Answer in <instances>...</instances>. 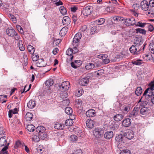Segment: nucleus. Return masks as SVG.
<instances>
[{"label": "nucleus", "mask_w": 154, "mask_h": 154, "mask_svg": "<svg viewBox=\"0 0 154 154\" xmlns=\"http://www.w3.org/2000/svg\"><path fill=\"white\" fill-rule=\"evenodd\" d=\"M86 125L88 128H92L94 127V123L91 119H88L86 121Z\"/></svg>", "instance_id": "nucleus-17"}, {"label": "nucleus", "mask_w": 154, "mask_h": 154, "mask_svg": "<svg viewBox=\"0 0 154 154\" xmlns=\"http://www.w3.org/2000/svg\"><path fill=\"white\" fill-rule=\"evenodd\" d=\"M136 33L141 34L143 35H145L146 33V31L144 29L140 28H138L135 29Z\"/></svg>", "instance_id": "nucleus-29"}, {"label": "nucleus", "mask_w": 154, "mask_h": 154, "mask_svg": "<svg viewBox=\"0 0 154 154\" xmlns=\"http://www.w3.org/2000/svg\"><path fill=\"white\" fill-rule=\"evenodd\" d=\"M97 30V28L96 26H94L92 27L91 29V34H93L94 32H96Z\"/></svg>", "instance_id": "nucleus-58"}, {"label": "nucleus", "mask_w": 154, "mask_h": 154, "mask_svg": "<svg viewBox=\"0 0 154 154\" xmlns=\"http://www.w3.org/2000/svg\"><path fill=\"white\" fill-rule=\"evenodd\" d=\"M132 64L136 65H140L142 63V60H137L133 61Z\"/></svg>", "instance_id": "nucleus-48"}, {"label": "nucleus", "mask_w": 154, "mask_h": 154, "mask_svg": "<svg viewBox=\"0 0 154 154\" xmlns=\"http://www.w3.org/2000/svg\"><path fill=\"white\" fill-rule=\"evenodd\" d=\"M71 10L72 11L74 12H75L78 9V8L75 6L72 7H71Z\"/></svg>", "instance_id": "nucleus-62"}, {"label": "nucleus", "mask_w": 154, "mask_h": 154, "mask_svg": "<svg viewBox=\"0 0 154 154\" xmlns=\"http://www.w3.org/2000/svg\"><path fill=\"white\" fill-rule=\"evenodd\" d=\"M134 23L135 24H134V25H135L137 27H140L141 28H143L144 27V26L147 24V23H143L140 21H139L137 22H136L135 21L134 22Z\"/></svg>", "instance_id": "nucleus-26"}, {"label": "nucleus", "mask_w": 154, "mask_h": 154, "mask_svg": "<svg viewBox=\"0 0 154 154\" xmlns=\"http://www.w3.org/2000/svg\"><path fill=\"white\" fill-rule=\"evenodd\" d=\"M131 121L129 118H126L122 122V125L125 127H128L131 124Z\"/></svg>", "instance_id": "nucleus-11"}, {"label": "nucleus", "mask_w": 154, "mask_h": 154, "mask_svg": "<svg viewBox=\"0 0 154 154\" xmlns=\"http://www.w3.org/2000/svg\"><path fill=\"white\" fill-rule=\"evenodd\" d=\"M105 20L103 18H100L96 21V23L98 25H101L104 23Z\"/></svg>", "instance_id": "nucleus-45"}, {"label": "nucleus", "mask_w": 154, "mask_h": 154, "mask_svg": "<svg viewBox=\"0 0 154 154\" xmlns=\"http://www.w3.org/2000/svg\"><path fill=\"white\" fill-rule=\"evenodd\" d=\"M65 112L69 115H71L72 113V109L70 107H67L65 109Z\"/></svg>", "instance_id": "nucleus-40"}, {"label": "nucleus", "mask_w": 154, "mask_h": 154, "mask_svg": "<svg viewBox=\"0 0 154 154\" xmlns=\"http://www.w3.org/2000/svg\"><path fill=\"white\" fill-rule=\"evenodd\" d=\"M124 137L122 134L118 135L116 136L115 139L116 141L118 142H121L123 141Z\"/></svg>", "instance_id": "nucleus-36"}, {"label": "nucleus", "mask_w": 154, "mask_h": 154, "mask_svg": "<svg viewBox=\"0 0 154 154\" xmlns=\"http://www.w3.org/2000/svg\"><path fill=\"white\" fill-rule=\"evenodd\" d=\"M152 91L150 90L149 88H147L143 94V97H144L146 99H148L149 98H151L153 96Z\"/></svg>", "instance_id": "nucleus-6"}, {"label": "nucleus", "mask_w": 154, "mask_h": 154, "mask_svg": "<svg viewBox=\"0 0 154 154\" xmlns=\"http://www.w3.org/2000/svg\"><path fill=\"white\" fill-rule=\"evenodd\" d=\"M149 48L151 53L154 54V42H152L150 44Z\"/></svg>", "instance_id": "nucleus-43"}, {"label": "nucleus", "mask_w": 154, "mask_h": 154, "mask_svg": "<svg viewBox=\"0 0 154 154\" xmlns=\"http://www.w3.org/2000/svg\"><path fill=\"white\" fill-rule=\"evenodd\" d=\"M40 139V138L38 135V136L35 135L33 137V140L36 142H38L39 140Z\"/></svg>", "instance_id": "nucleus-57"}, {"label": "nucleus", "mask_w": 154, "mask_h": 154, "mask_svg": "<svg viewBox=\"0 0 154 154\" xmlns=\"http://www.w3.org/2000/svg\"><path fill=\"white\" fill-rule=\"evenodd\" d=\"M62 23L63 25L66 26H67L70 23V19L68 16H65L63 17Z\"/></svg>", "instance_id": "nucleus-15"}, {"label": "nucleus", "mask_w": 154, "mask_h": 154, "mask_svg": "<svg viewBox=\"0 0 154 154\" xmlns=\"http://www.w3.org/2000/svg\"><path fill=\"white\" fill-rule=\"evenodd\" d=\"M120 154H130V152L128 150H124L121 152Z\"/></svg>", "instance_id": "nucleus-61"}, {"label": "nucleus", "mask_w": 154, "mask_h": 154, "mask_svg": "<svg viewBox=\"0 0 154 154\" xmlns=\"http://www.w3.org/2000/svg\"><path fill=\"white\" fill-rule=\"evenodd\" d=\"M82 62L80 60H75V62H72L71 63V66L73 68H76L82 64Z\"/></svg>", "instance_id": "nucleus-18"}, {"label": "nucleus", "mask_w": 154, "mask_h": 154, "mask_svg": "<svg viewBox=\"0 0 154 154\" xmlns=\"http://www.w3.org/2000/svg\"><path fill=\"white\" fill-rule=\"evenodd\" d=\"M74 153L75 154H82V151L80 149L76 150Z\"/></svg>", "instance_id": "nucleus-64"}, {"label": "nucleus", "mask_w": 154, "mask_h": 154, "mask_svg": "<svg viewBox=\"0 0 154 154\" xmlns=\"http://www.w3.org/2000/svg\"><path fill=\"white\" fill-rule=\"evenodd\" d=\"M140 6L142 9L145 11H147L149 8V3L146 0L142 1L140 3Z\"/></svg>", "instance_id": "nucleus-7"}, {"label": "nucleus", "mask_w": 154, "mask_h": 154, "mask_svg": "<svg viewBox=\"0 0 154 154\" xmlns=\"http://www.w3.org/2000/svg\"><path fill=\"white\" fill-rule=\"evenodd\" d=\"M6 32L9 36L13 37L16 32L15 30L12 27H9L7 28L6 30Z\"/></svg>", "instance_id": "nucleus-10"}, {"label": "nucleus", "mask_w": 154, "mask_h": 154, "mask_svg": "<svg viewBox=\"0 0 154 154\" xmlns=\"http://www.w3.org/2000/svg\"><path fill=\"white\" fill-rule=\"evenodd\" d=\"M32 54V60L33 61L36 62L37 61V60L39 58V56L36 54L33 53Z\"/></svg>", "instance_id": "nucleus-44"}, {"label": "nucleus", "mask_w": 154, "mask_h": 154, "mask_svg": "<svg viewBox=\"0 0 154 154\" xmlns=\"http://www.w3.org/2000/svg\"><path fill=\"white\" fill-rule=\"evenodd\" d=\"M9 17L12 20L14 23L16 22V20L15 17L11 14H10L9 15Z\"/></svg>", "instance_id": "nucleus-53"}, {"label": "nucleus", "mask_w": 154, "mask_h": 154, "mask_svg": "<svg viewBox=\"0 0 154 154\" xmlns=\"http://www.w3.org/2000/svg\"><path fill=\"white\" fill-rule=\"evenodd\" d=\"M89 77L88 76L81 79L79 82L80 84L83 86L87 84L89 81Z\"/></svg>", "instance_id": "nucleus-13"}, {"label": "nucleus", "mask_w": 154, "mask_h": 154, "mask_svg": "<svg viewBox=\"0 0 154 154\" xmlns=\"http://www.w3.org/2000/svg\"><path fill=\"white\" fill-rule=\"evenodd\" d=\"M64 127V125L60 123H56L54 126V128L57 129H63Z\"/></svg>", "instance_id": "nucleus-30"}, {"label": "nucleus", "mask_w": 154, "mask_h": 154, "mask_svg": "<svg viewBox=\"0 0 154 154\" xmlns=\"http://www.w3.org/2000/svg\"><path fill=\"white\" fill-rule=\"evenodd\" d=\"M130 110V107L129 106H127L124 107V109H123V112L125 113H127Z\"/></svg>", "instance_id": "nucleus-50"}, {"label": "nucleus", "mask_w": 154, "mask_h": 154, "mask_svg": "<svg viewBox=\"0 0 154 154\" xmlns=\"http://www.w3.org/2000/svg\"><path fill=\"white\" fill-rule=\"evenodd\" d=\"M142 92V89L141 87H139L137 88L135 91V94L139 96L141 94Z\"/></svg>", "instance_id": "nucleus-37"}, {"label": "nucleus", "mask_w": 154, "mask_h": 154, "mask_svg": "<svg viewBox=\"0 0 154 154\" xmlns=\"http://www.w3.org/2000/svg\"><path fill=\"white\" fill-rule=\"evenodd\" d=\"M93 8L91 6H87L84 8L82 11L83 15L85 16H87L90 14L92 11Z\"/></svg>", "instance_id": "nucleus-4"}, {"label": "nucleus", "mask_w": 154, "mask_h": 154, "mask_svg": "<svg viewBox=\"0 0 154 154\" xmlns=\"http://www.w3.org/2000/svg\"><path fill=\"white\" fill-rule=\"evenodd\" d=\"M96 112L93 109H91L87 111L86 112V115L89 117L94 116H95Z\"/></svg>", "instance_id": "nucleus-14"}, {"label": "nucleus", "mask_w": 154, "mask_h": 154, "mask_svg": "<svg viewBox=\"0 0 154 154\" xmlns=\"http://www.w3.org/2000/svg\"><path fill=\"white\" fill-rule=\"evenodd\" d=\"M140 108L137 107H135L133 110L128 114V117L133 119L136 117L138 115Z\"/></svg>", "instance_id": "nucleus-2"}, {"label": "nucleus", "mask_w": 154, "mask_h": 154, "mask_svg": "<svg viewBox=\"0 0 154 154\" xmlns=\"http://www.w3.org/2000/svg\"><path fill=\"white\" fill-rule=\"evenodd\" d=\"M134 45H132L130 48L129 50L131 52L134 54L138 55L140 53L141 50V45L143 44L140 38H136Z\"/></svg>", "instance_id": "nucleus-1"}, {"label": "nucleus", "mask_w": 154, "mask_h": 154, "mask_svg": "<svg viewBox=\"0 0 154 154\" xmlns=\"http://www.w3.org/2000/svg\"><path fill=\"white\" fill-rule=\"evenodd\" d=\"M17 28L18 31L21 33L22 34L23 33V32L22 28L19 25H18L17 26Z\"/></svg>", "instance_id": "nucleus-56"}, {"label": "nucleus", "mask_w": 154, "mask_h": 154, "mask_svg": "<svg viewBox=\"0 0 154 154\" xmlns=\"http://www.w3.org/2000/svg\"><path fill=\"white\" fill-rule=\"evenodd\" d=\"M32 114L30 112H27L25 115V117L27 121H30L33 118Z\"/></svg>", "instance_id": "nucleus-31"}, {"label": "nucleus", "mask_w": 154, "mask_h": 154, "mask_svg": "<svg viewBox=\"0 0 154 154\" xmlns=\"http://www.w3.org/2000/svg\"><path fill=\"white\" fill-rule=\"evenodd\" d=\"M27 49L29 53L31 54H33L35 51L34 48L30 45L28 46Z\"/></svg>", "instance_id": "nucleus-32"}, {"label": "nucleus", "mask_w": 154, "mask_h": 154, "mask_svg": "<svg viewBox=\"0 0 154 154\" xmlns=\"http://www.w3.org/2000/svg\"><path fill=\"white\" fill-rule=\"evenodd\" d=\"M149 109L146 107H144L140 110V113L143 115H146L149 112Z\"/></svg>", "instance_id": "nucleus-28"}, {"label": "nucleus", "mask_w": 154, "mask_h": 154, "mask_svg": "<svg viewBox=\"0 0 154 154\" xmlns=\"http://www.w3.org/2000/svg\"><path fill=\"white\" fill-rule=\"evenodd\" d=\"M135 19L134 18L126 19L124 22V23L126 25L129 26L134 25Z\"/></svg>", "instance_id": "nucleus-9"}, {"label": "nucleus", "mask_w": 154, "mask_h": 154, "mask_svg": "<svg viewBox=\"0 0 154 154\" xmlns=\"http://www.w3.org/2000/svg\"><path fill=\"white\" fill-rule=\"evenodd\" d=\"M113 136V132L112 131H109L104 134V137L107 139H109L112 137Z\"/></svg>", "instance_id": "nucleus-19"}, {"label": "nucleus", "mask_w": 154, "mask_h": 154, "mask_svg": "<svg viewBox=\"0 0 154 154\" xmlns=\"http://www.w3.org/2000/svg\"><path fill=\"white\" fill-rule=\"evenodd\" d=\"M104 133L103 130L99 128H96L93 131L94 136L96 138H100L103 135Z\"/></svg>", "instance_id": "nucleus-3"}, {"label": "nucleus", "mask_w": 154, "mask_h": 154, "mask_svg": "<svg viewBox=\"0 0 154 154\" xmlns=\"http://www.w3.org/2000/svg\"><path fill=\"white\" fill-rule=\"evenodd\" d=\"M73 123V121L72 119H69L66 120L65 122V125L66 126H71Z\"/></svg>", "instance_id": "nucleus-38"}, {"label": "nucleus", "mask_w": 154, "mask_h": 154, "mask_svg": "<svg viewBox=\"0 0 154 154\" xmlns=\"http://www.w3.org/2000/svg\"><path fill=\"white\" fill-rule=\"evenodd\" d=\"M147 26L148 27V30L150 32H152L154 30V27L152 25L147 23Z\"/></svg>", "instance_id": "nucleus-51"}, {"label": "nucleus", "mask_w": 154, "mask_h": 154, "mask_svg": "<svg viewBox=\"0 0 154 154\" xmlns=\"http://www.w3.org/2000/svg\"><path fill=\"white\" fill-rule=\"evenodd\" d=\"M95 66V65L94 64L92 63H89L85 66V68L86 69L89 70L91 69L94 68Z\"/></svg>", "instance_id": "nucleus-42"}, {"label": "nucleus", "mask_w": 154, "mask_h": 154, "mask_svg": "<svg viewBox=\"0 0 154 154\" xmlns=\"http://www.w3.org/2000/svg\"><path fill=\"white\" fill-rule=\"evenodd\" d=\"M61 13L63 15H65L67 13V11L63 6H61L59 9Z\"/></svg>", "instance_id": "nucleus-41"}, {"label": "nucleus", "mask_w": 154, "mask_h": 154, "mask_svg": "<svg viewBox=\"0 0 154 154\" xmlns=\"http://www.w3.org/2000/svg\"><path fill=\"white\" fill-rule=\"evenodd\" d=\"M124 117V116L121 114H118L114 116V119L115 121L118 122L121 121Z\"/></svg>", "instance_id": "nucleus-23"}, {"label": "nucleus", "mask_w": 154, "mask_h": 154, "mask_svg": "<svg viewBox=\"0 0 154 154\" xmlns=\"http://www.w3.org/2000/svg\"><path fill=\"white\" fill-rule=\"evenodd\" d=\"M26 128L29 131L32 132L35 130V128L32 125L30 124L27 125Z\"/></svg>", "instance_id": "nucleus-33"}, {"label": "nucleus", "mask_w": 154, "mask_h": 154, "mask_svg": "<svg viewBox=\"0 0 154 154\" xmlns=\"http://www.w3.org/2000/svg\"><path fill=\"white\" fill-rule=\"evenodd\" d=\"M72 19L74 23H75L77 20V16L75 15H73L72 17Z\"/></svg>", "instance_id": "nucleus-63"}, {"label": "nucleus", "mask_w": 154, "mask_h": 154, "mask_svg": "<svg viewBox=\"0 0 154 154\" xmlns=\"http://www.w3.org/2000/svg\"><path fill=\"white\" fill-rule=\"evenodd\" d=\"M78 137L75 135L73 134L71 135L69 138V140L71 142H74L78 140Z\"/></svg>", "instance_id": "nucleus-35"}, {"label": "nucleus", "mask_w": 154, "mask_h": 154, "mask_svg": "<svg viewBox=\"0 0 154 154\" xmlns=\"http://www.w3.org/2000/svg\"><path fill=\"white\" fill-rule=\"evenodd\" d=\"M9 144V143H8L7 145L5 146V147L2 149L1 151L2 153L3 152L6 151V150L8 148V146Z\"/></svg>", "instance_id": "nucleus-60"}, {"label": "nucleus", "mask_w": 154, "mask_h": 154, "mask_svg": "<svg viewBox=\"0 0 154 154\" xmlns=\"http://www.w3.org/2000/svg\"><path fill=\"white\" fill-rule=\"evenodd\" d=\"M149 5L150 7H154V0H150L149 2Z\"/></svg>", "instance_id": "nucleus-59"}, {"label": "nucleus", "mask_w": 154, "mask_h": 154, "mask_svg": "<svg viewBox=\"0 0 154 154\" xmlns=\"http://www.w3.org/2000/svg\"><path fill=\"white\" fill-rule=\"evenodd\" d=\"M83 93V90L82 89H80L76 93V95L78 97L81 96Z\"/></svg>", "instance_id": "nucleus-54"}, {"label": "nucleus", "mask_w": 154, "mask_h": 154, "mask_svg": "<svg viewBox=\"0 0 154 154\" xmlns=\"http://www.w3.org/2000/svg\"><path fill=\"white\" fill-rule=\"evenodd\" d=\"M82 36V34L79 32L77 33L75 35L73 40L72 44L74 46H76V44L79 42Z\"/></svg>", "instance_id": "nucleus-5"}, {"label": "nucleus", "mask_w": 154, "mask_h": 154, "mask_svg": "<svg viewBox=\"0 0 154 154\" xmlns=\"http://www.w3.org/2000/svg\"><path fill=\"white\" fill-rule=\"evenodd\" d=\"M82 103L80 99H76L75 102V107L77 109H79L81 107Z\"/></svg>", "instance_id": "nucleus-24"}, {"label": "nucleus", "mask_w": 154, "mask_h": 154, "mask_svg": "<svg viewBox=\"0 0 154 154\" xmlns=\"http://www.w3.org/2000/svg\"><path fill=\"white\" fill-rule=\"evenodd\" d=\"M13 36L14 37V39H15L16 40H18L20 39V36L17 32L15 33L14 35Z\"/></svg>", "instance_id": "nucleus-55"}, {"label": "nucleus", "mask_w": 154, "mask_h": 154, "mask_svg": "<svg viewBox=\"0 0 154 154\" xmlns=\"http://www.w3.org/2000/svg\"><path fill=\"white\" fill-rule=\"evenodd\" d=\"M36 65L38 67H43L45 66V64L43 59H40L36 62Z\"/></svg>", "instance_id": "nucleus-16"}, {"label": "nucleus", "mask_w": 154, "mask_h": 154, "mask_svg": "<svg viewBox=\"0 0 154 154\" xmlns=\"http://www.w3.org/2000/svg\"><path fill=\"white\" fill-rule=\"evenodd\" d=\"M38 135L40 137L41 139H43L47 137V134L46 133L45 131L43 133H40V134H38Z\"/></svg>", "instance_id": "nucleus-39"}, {"label": "nucleus", "mask_w": 154, "mask_h": 154, "mask_svg": "<svg viewBox=\"0 0 154 154\" xmlns=\"http://www.w3.org/2000/svg\"><path fill=\"white\" fill-rule=\"evenodd\" d=\"M23 143H22L21 142L19 141H17L15 144V147L17 148L18 147H21L22 148H23Z\"/></svg>", "instance_id": "nucleus-46"}, {"label": "nucleus", "mask_w": 154, "mask_h": 154, "mask_svg": "<svg viewBox=\"0 0 154 154\" xmlns=\"http://www.w3.org/2000/svg\"><path fill=\"white\" fill-rule=\"evenodd\" d=\"M108 57V56L106 54H101L98 55V58L103 60H105Z\"/></svg>", "instance_id": "nucleus-49"}, {"label": "nucleus", "mask_w": 154, "mask_h": 154, "mask_svg": "<svg viewBox=\"0 0 154 154\" xmlns=\"http://www.w3.org/2000/svg\"><path fill=\"white\" fill-rule=\"evenodd\" d=\"M70 87V83L68 81H64L61 84L62 88L66 91L68 90Z\"/></svg>", "instance_id": "nucleus-12"}, {"label": "nucleus", "mask_w": 154, "mask_h": 154, "mask_svg": "<svg viewBox=\"0 0 154 154\" xmlns=\"http://www.w3.org/2000/svg\"><path fill=\"white\" fill-rule=\"evenodd\" d=\"M36 104L34 100H31L27 103V106L29 109H32L35 107Z\"/></svg>", "instance_id": "nucleus-20"}, {"label": "nucleus", "mask_w": 154, "mask_h": 154, "mask_svg": "<svg viewBox=\"0 0 154 154\" xmlns=\"http://www.w3.org/2000/svg\"><path fill=\"white\" fill-rule=\"evenodd\" d=\"M36 130L38 133V134H39L45 131V128L43 126H39L37 127Z\"/></svg>", "instance_id": "nucleus-27"}, {"label": "nucleus", "mask_w": 154, "mask_h": 154, "mask_svg": "<svg viewBox=\"0 0 154 154\" xmlns=\"http://www.w3.org/2000/svg\"><path fill=\"white\" fill-rule=\"evenodd\" d=\"M104 72V71L103 69H101L98 71H96L95 72L97 75H100Z\"/></svg>", "instance_id": "nucleus-52"}, {"label": "nucleus", "mask_w": 154, "mask_h": 154, "mask_svg": "<svg viewBox=\"0 0 154 154\" xmlns=\"http://www.w3.org/2000/svg\"><path fill=\"white\" fill-rule=\"evenodd\" d=\"M54 83V82L53 80L52 79H50L47 81H46L45 84L46 86H50L53 85Z\"/></svg>", "instance_id": "nucleus-34"}, {"label": "nucleus", "mask_w": 154, "mask_h": 154, "mask_svg": "<svg viewBox=\"0 0 154 154\" xmlns=\"http://www.w3.org/2000/svg\"><path fill=\"white\" fill-rule=\"evenodd\" d=\"M149 88L150 90L153 91L154 90V80L151 81L149 85Z\"/></svg>", "instance_id": "nucleus-47"}, {"label": "nucleus", "mask_w": 154, "mask_h": 154, "mask_svg": "<svg viewBox=\"0 0 154 154\" xmlns=\"http://www.w3.org/2000/svg\"><path fill=\"white\" fill-rule=\"evenodd\" d=\"M73 49H72L71 48H69L66 52V54L70 57L69 58L71 60H72L73 57V56L72 55V54L73 53Z\"/></svg>", "instance_id": "nucleus-22"}, {"label": "nucleus", "mask_w": 154, "mask_h": 154, "mask_svg": "<svg viewBox=\"0 0 154 154\" xmlns=\"http://www.w3.org/2000/svg\"><path fill=\"white\" fill-rule=\"evenodd\" d=\"M124 136L129 140H131L134 137L133 132L131 130L126 131L124 134Z\"/></svg>", "instance_id": "nucleus-8"}, {"label": "nucleus", "mask_w": 154, "mask_h": 154, "mask_svg": "<svg viewBox=\"0 0 154 154\" xmlns=\"http://www.w3.org/2000/svg\"><path fill=\"white\" fill-rule=\"evenodd\" d=\"M6 137H2L0 138V145L1 146H3L7 145V141Z\"/></svg>", "instance_id": "nucleus-25"}, {"label": "nucleus", "mask_w": 154, "mask_h": 154, "mask_svg": "<svg viewBox=\"0 0 154 154\" xmlns=\"http://www.w3.org/2000/svg\"><path fill=\"white\" fill-rule=\"evenodd\" d=\"M68 30V28L67 26L63 28L60 32V34L61 36H64L67 33Z\"/></svg>", "instance_id": "nucleus-21"}]
</instances>
